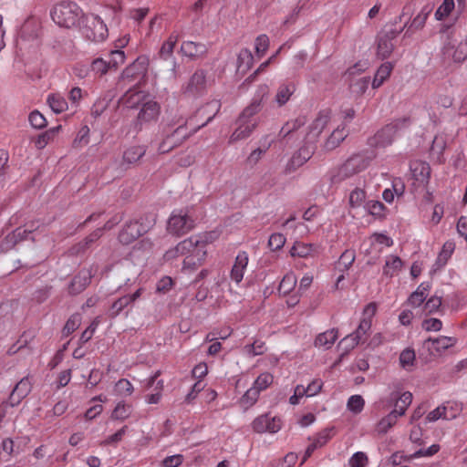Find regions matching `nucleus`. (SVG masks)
Returning a JSON list of instances; mask_svg holds the SVG:
<instances>
[{"instance_id": "c03bdc74", "label": "nucleus", "mask_w": 467, "mask_h": 467, "mask_svg": "<svg viewBox=\"0 0 467 467\" xmlns=\"http://www.w3.org/2000/svg\"><path fill=\"white\" fill-rule=\"evenodd\" d=\"M178 41V36L171 34L166 41L163 42L159 51V56L162 59H168L172 57L173 49Z\"/></svg>"}, {"instance_id": "338daca9", "label": "nucleus", "mask_w": 467, "mask_h": 467, "mask_svg": "<svg viewBox=\"0 0 467 467\" xmlns=\"http://www.w3.org/2000/svg\"><path fill=\"white\" fill-rule=\"evenodd\" d=\"M133 222L139 224L141 234H144L155 224V217L152 214H146Z\"/></svg>"}, {"instance_id": "c85d7f7f", "label": "nucleus", "mask_w": 467, "mask_h": 467, "mask_svg": "<svg viewBox=\"0 0 467 467\" xmlns=\"http://www.w3.org/2000/svg\"><path fill=\"white\" fill-rule=\"evenodd\" d=\"M238 127L232 133L230 137V143L237 142L243 139L249 137L256 127V122H247V121H240V119H237Z\"/></svg>"}, {"instance_id": "13d9d810", "label": "nucleus", "mask_w": 467, "mask_h": 467, "mask_svg": "<svg viewBox=\"0 0 467 467\" xmlns=\"http://www.w3.org/2000/svg\"><path fill=\"white\" fill-rule=\"evenodd\" d=\"M28 120L30 125L36 130H41L47 125L46 118L37 109L33 110L29 114Z\"/></svg>"}, {"instance_id": "b1692460", "label": "nucleus", "mask_w": 467, "mask_h": 467, "mask_svg": "<svg viewBox=\"0 0 467 467\" xmlns=\"http://www.w3.org/2000/svg\"><path fill=\"white\" fill-rule=\"evenodd\" d=\"M219 238V233L216 231L207 232L197 235H192L185 240H183V244L182 245V249L185 247H192L194 244H202L204 248L209 244L213 243Z\"/></svg>"}, {"instance_id": "bb28decb", "label": "nucleus", "mask_w": 467, "mask_h": 467, "mask_svg": "<svg viewBox=\"0 0 467 467\" xmlns=\"http://www.w3.org/2000/svg\"><path fill=\"white\" fill-rule=\"evenodd\" d=\"M181 53L190 58H196L207 53L204 44L193 41H184L180 49Z\"/></svg>"}, {"instance_id": "c756f323", "label": "nucleus", "mask_w": 467, "mask_h": 467, "mask_svg": "<svg viewBox=\"0 0 467 467\" xmlns=\"http://www.w3.org/2000/svg\"><path fill=\"white\" fill-rule=\"evenodd\" d=\"M296 90V87L294 82L280 84L275 94V101L279 107L285 105Z\"/></svg>"}, {"instance_id": "58836bf2", "label": "nucleus", "mask_w": 467, "mask_h": 467, "mask_svg": "<svg viewBox=\"0 0 467 467\" xmlns=\"http://www.w3.org/2000/svg\"><path fill=\"white\" fill-rule=\"evenodd\" d=\"M307 121V119L305 115L298 116L295 119L287 121L280 130L279 135L283 136V138L288 137L292 132L297 130L301 127H303Z\"/></svg>"}, {"instance_id": "7c9ffc66", "label": "nucleus", "mask_w": 467, "mask_h": 467, "mask_svg": "<svg viewBox=\"0 0 467 467\" xmlns=\"http://www.w3.org/2000/svg\"><path fill=\"white\" fill-rule=\"evenodd\" d=\"M394 45L392 40L388 36H383L379 33L377 36V56L379 58L384 60L392 54Z\"/></svg>"}, {"instance_id": "aec40b11", "label": "nucleus", "mask_w": 467, "mask_h": 467, "mask_svg": "<svg viewBox=\"0 0 467 467\" xmlns=\"http://www.w3.org/2000/svg\"><path fill=\"white\" fill-rule=\"evenodd\" d=\"M92 278L91 269L83 268L72 279L68 291L72 295H78L84 291L89 285Z\"/></svg>"}, {"instance_id": "2eb2a0df", "label": "nucleus", "mask_w": 467, "mask_h": 467, "mask_svg": "<svg viewBox=\"0 0 467 467\" xmlns=\"http://www.w3.org/2000/svg\"><path fill=\"white\" fill-rule=\"evenodd\" d=\"M331 119V109H321L316 119L308 127V133L306 134V140L308 143H314L315 140L321 134Z\"/></svg>"}, {"instance_id": "f3484780", "label": "nucleus", "mask_w": 467, "mask_h": 467, "mask_svg": "<svg viewBox=\"0 0 467 467\" xmlns=\"http://www.w3.org/2000/svg\"><path fill=\"white\" fill-rule=\"evenodd\" d=\"M456 343V337L441 336L436 338L429 337L426 339L424 341V348H426L431 355L440 356Z\"/></svg>"}, {"instance_id": "052dcab7", "label": "nucleus", "mask_w": 467, "mask_h": 467, "mask_svg": "<svg viewBox=\"0 0 467 467\" xmlns=\"http://www.w3.org/2000/svg\"><path fill=\"white\" fill-rule=\"evenodd\" d=\"M110 68V64L102 58H96L91 62L90 71L99 77L105 75Z\"/></svg>"}, {"instance_id": "5fc2aeb1", "label": "nucleus", "mask_w": 467, "mask_h": 467, "mask_svg": "<svg viewBox=\"0 0 467 467\" xmlns=\"http://www.w3.org/2000/svg\"><path fill=\"white\" fill-rule=\"evenodd\" d=\"M273 380L274 377L272 374L264 372L257 377L253 384V387L260 393L261 391L266 389L273 383Z\"/></svg>"}, {"instance_id": "7ed1b4c3", "label": "nucleus", "mask_w": 467, "mask_h": 467, "mask_svg": "<svg viewBox=\"0 0 467 467\" xmlns=\"http://www.w3.org/2000/svg\"><path fill=\"white\" fill-rule=\"evenodd\" d=\"M411 119L410 117H402L393 119L390 123L385 125L378 130L373 138L368 141V146H389L400 132L410 127Z\"/></svg>"}, {"instance_id": "bf43d9fd", "label": "nucleus", "mask_w": 467, "mask_h": 467, "mask_svg": "<svg viewBox=\"0 0 467 467\" xmlns=\"http://www.w3.org/2000/svg\"><path fill=\"white\" fill-rule=\"evenodd\" d=\"M365 406V400L360 395H352L347 403L348 409L355 414L360 413Z\"/></svg>"}, {"instance_id": "6ab92c4d", "label": "nucleus", "mask_w": 467, "mask_h": 467, "mask_svg": "<svg viewBox=\"0 0 467 467\" xmlns=\"http://www.w3.org/2000/svg\"><path fill=\"white\" fill-rule=\"evenodd\" d=\"M433 8L434 4L432 3L424 5L419 14L407 26L404 36H410L414 32L421 30L425 26L426 21Z\"/></svg>"}, {"instance_id": "79ce46f5", "label": "nucleus", "mask_w": 467, "mask_h": 467, "mask_svg": "<svg viewBox=\"0 0 467 467\" xmlns=\"http://www.w3.org/2000/svg\"><path fill=\"white\" fill-rule=\"evenodd\" d=\"M134 387L127 379H119L114 386V394L118 397L127 398L132 395Z\"/></svg>"}, {"instance_id": "09e8293b", "label": "nucleus", "mask_w": 467, "mask_h": 467, "mask_svg": "<svg viewBox=\"0 0 467 467\" xmlns=\"http://www.w3.org/2000/svg\"><path fill=\"white\" fill-rule=\"evenodd\" d=\"M455 7L454 0H443L442 4L437 8L434 16L438 21H443L447 18Z\"/></svg>"}, {"instance_id": "c9c22d12", "label": "nucleus", "mask_w": 467, "mask_h": 467, "mask_svg": "<svg viewBox=\"0 0 467 467\" xmlns=\"http://www.w3.org/2000/svg\"><path fill=\"white\" fill-rule=\"evenodd\" d=\"M403 262L397 255H389L383 266V275L389 277L396 275L402 268Z\"/></svg>"}, {"instance_id": "864d4df0", "label": "nucleus", "mask_w": 467, "mask_h": 467, "mask_svg": "<svg viewBox=\"0 0 467 467\" xmlns=\"http://www.w3.org/2000/svg\"><path fill=\"white\" fill-rule=\"evenodd\" d=\"M286 238L283 234L274 233L269 236L267 246L273 252L281 250L285 244Z\"/></svg>"}, {"instance_id": "37998d69", "label": "nucleus", "mask_w": 467, "mask_h": 467, "mask_svg": "<svg viewBox=\"0 0 467 467\" xmlns=\"http://www.w3.org/2000/svg\"><path fill=\"white\" fill-rule=\"evenodd\" d=\"M296 275L293 272H289L285 275L278 286L279 294L284 296L288 295L296 287Z\"/></svg>"}, {"instance_id": "4c0bfd02", "label": "nucleus", "mask_w": 467, "mask_h": 467, "mask_svg": "<svg viewBox=\"0 0 467 467\" xmlns=\"http://www.w3.org/2000/svg\"><path fill=\"white\" fill-rule=\"evenodd\" d=\"M400 416L391 410L376 424L375 431L379 434H386L396 423Z\"/></svg>"}, {"instance_id": "20e7f679", "label": "nucleus", "mask_w": 467, "mask_h": 467, "mask_svg": "<svg viewBox=\"0 0 467 467\" xmlns=\"http://www.w3.org/2000/svg\"><path fill=\"white\" fill-rule=\"evenodd\" d=\"M78 28L82 36L90 41L100 42L108 36L107 26L97 15L85 14Z\"/></svg>"}, {"instance_id": "de8ad7c7", "label": "nucleus", "mask_w": 467, "mask_h": 467, "mask_svg": "<svg viewBox=\"0 0 467 467\" xmlns=\"http://www.w3.org/2000/svg\"><path fill=\"white\" fill-rule=\"evenodd\" d=\"M442 408L444 420H447L455 419L462 410V404L456 401H448L442 405Z\"/></svg>"}, {"instance_id": "a18cd8bd", "label": "nucleus", "mask_w": 467, "mask_h": 467, "mask_svg": "<svg viewBox=\"0 0 467 467\" xmlns=\"http://www.w3.org/2000/svg\"><path fill=\"white\" fill-rule=\"evenodd\" d=\"M259 392L253 386L239 400V405L244 410L251 408L259 398Z\"/></svg>"}, {"instance_id": "39448f33", "label": "nucleus", "mask_w": 467, "mask_h": 467, "mask_svg": "<svg viewBox=\"0 0 467 467\" xmlns=\"http://www.w3.org/2000/svg\"><path fill=\"white\" fill-rule=\"evenodd\" d=\"M39 32L40 25L35 19H26L18 31L16 39V48L23 51L37 47Z\"/></svg>"}, {"instance_id": "9d476101", "label": "nucleus", "mask_w": 467, "mask_h": 467, "mask_svg": "<svg viewBox=\"0 0 467 467\" xmlns=\"http://www.w3.org/2000/svg\"><path fill=\"white\" fill-rule=\"evenodd\" d=\"M206 89V71L200 68L192 75L183 92L186 96L195 99L203 96Z\"/></svg>"}, {"instance_id": "69168bd1", "label": "nucleus", "mask_w": 467, "mask_h": 467, "mask_svg": "<svg viewBox=\"0 0 467 467\" xmlns=\"http://www.w3.org/2000/svg\"><path fill=\"white\" fill-rule=\"evenodd\" d=\"M358 344H360L359 341L349 334L340 340L338 347L343 350L342 355H345L354 349Z\"/></svg>"}, {"instance_id": "4468645a", "label": "nucleus", "mask_w": 467, "mask_h": 467, "mask_svg": "<svg viewBox=\"0 0 467 467\" xmlns=\"http://www.w3.org/2000/svg\"><path fill=\"white\" fill-rule=\"evenodd\" d=\"M252 428L257 433H275L282 428V421L279 417L263 414L254 420Z\"/></svg>"}, {"instance_id": "dca6fc26", "label": "nucleus", "mask_w": 467, "mask_h": 467, "mask_svg": "<svg viewBox=\"0 0 467 467\" xmlns=\"http://www.w3.org/2000/svg\"><path fill=\"white\" fill-rule=\"evenodd\" d=\"M441 51L445 57H451L455 63L465 61L467 59V37L455 46L448 35V40L444 43Z\"/></svg>"}, {"instance_id": "9b49d317", "label": "nucleus", "mask_w": 467, "mask_h": 467, "mask_svg": "<svg viewBox=\"0 0 467 467\" xmlns=\"http://www.w3.org/2000/svg\"><path fill=\"white\" fill-rule=\"evenodd\" d=\"M374 158L373 153L363 152L350 157L341 167L340 173L349 176L366 169L370 161Z\"/></svg>"}, {"instance_id": "e433bc0d", "label": "nucleus", "mask_w": 467, "mask_h": 467, "mask_svg": "<svg viewBox=\"0 0 467 467\" xmlns=\"http://www.w3.org/2000/svg\"><path fill=\"white\" fill-rule=\"evenodd\" d=\"M47 103L51 110L56 114H59L67 110L68 108L66 99L59 93L49 94L47 99Z\"/></svg>"}, {"instance_id": "680f3d73", "label": "nucleus", "mask_w": 467, "mask_h": 467, "mask_svg": "<svg viewBox=\"0 0 467 467\" xmlns=\"http://www.w3.org/2000/svg\"><path fill=\"white\" fill-rule=\"evenodd\" d=\"M144 153V148H127L123 152V159L128 163H133L139 161Z\"/></svg>"}, {"instance_id": "4d7b16f0", "label": "nucleus", "mask_w": 467, "mask_h": 467, "mask_svg": "<svg viewBox=\"0 0 467 467\" xmlns=\"http://www.w3.org/2000/svg\"><path fill=\"white\" fill-rule=\"evenodd\" d=\"M62 126L58 125L53 128H50L49 130H46L45 132L37 135L36 143L37 144H43V146H47L48 143L53 142V139L55 135L61 130Z\"/></svg>"}, {"instance_id": "1a4fd4ad", "label": "nucleus", "mask_w": 467, "mask_h": 467, "mask_svg": "<svg viewBox=\"0 0 467 467\" xmlns=\"http://www.w3.org/2000/svg\"><path fill=\"white\" fill-rule=\"evenodd\" d=\"M149 63L150 59L147 56H139L122 71L120 78L128 81L143 78L147 74Z\"/></svg>"}, {"instance_id": "8fccbe9b", "label": "nucleus", "mask_w": 467, "mask_h": 467, "mask_svg": "<svg viewBox=\"0 0 467 467\" xmlns=\"http://www.w3.org/2000/svg\"><path fill=\"white\" fill-rule=\"evenodd\" d=\"M355 258L356 254L354 250H346L340 255L337 263V267L338 268L339 271H346L352 265V264L355 261Z\"/></svg>"}, {"instance_id": "72a5a7b5", "label": "nucleus", "mask_w": 467, "mask_h": 467, "mask_svg": "<svg viewBox=\"0 0 467 467\" xmlns=\"http://www.w3.org/2000/svg\"><path fill=\"white\" fill-rule=\"evenodd\" d=\"M395 400V408L392 410L396 411V413L400 417L405 414L408 407L410 405L412 401V393L410 391H405L401 393L399 397L392 393L391 400Z\"/></svg>"}, {"instance_id": "4be33fe9", "label": "nucleus", "mask_w": 467, "mask_h": 467, "mask_svg": "<svg viewBox=\"0 0 467 467\" xmlns=\"http://www.w3.org/2000/svg\"><path fill=\"white\" fill-rule=\"evenodd\" d=\"M36 333L34 331L24 332L17 341L8 348L7 354L12 356L26 349L29 352H33L35 348L33 345Z\"/></svg>"}, {"instance_id": "2f4dec72", "label": "nucleus", "mask_w": 467, "mask_h": 467, "mask_svg": "<svg viewBox=\"0 0 467 467\" xmlns=\"http://www.w3.org/2000/svg\"><path fill=\"white\" fill-rule=\"evenodd\" d=\"M338 337V330L336 328L328 329L317 336L314 345L317 348H330Z\"/></svg>"}, {"instance_id": "423d86ee", "label": "nucleus", "mask_w": 467, "mask_h": 467, "mask_svg": "<svg viewBox=\"0 0 467 467\" xmlns=\"http://www.w3.org/2000/svg\"><path fill=\"white\" fill-rule=\"evenodd\" d=\"M377 311V305L369 303L363 310L362 317L356 330L350 333L360 344L365 343L370 334L372 319Z\"/></svg>"}, {"instance_id": "f03ea898", "label": "nucleus", "mask_w": 467, "mask_h": 467, "mask_svg": "<svg viewBox=\"0 0 467 467\" xmlns=\"http://www.w3.org/2000/svg\"><path fill=\"white\" fill-rule=\"evenodd\" d=\"M183 241L180 242L174 248L167 251L164 254L166 260H171L178 256H185L183 260V267L195 269L202 265L207 255V249L201 244H194L192 247H185L182 249Z\"/></svg>"}, {"instance_id": "e2e57ef3", "label": "nucleus", "mask_w": 467, "mask_h": 467, "mask_svg": "<svg viewBox=\"0 0 467 467\" xmlns=\"http://www.w3.org/2000/svg\"><path fill=\"white\" fill-rule=\"evenodd\" d=\"M81 323V316L79 314L72 315L67 321L66 322L63 327V334L65 336H69L72 334L80 325Z\"/></svg>"}, {"instance_id": "f257e3e1", "label": "nucleus", "mask_w": 467, "mask_h": 467, "mask_svg": "<svg viewBox=\"0 0 467 467\" xmlns=\"http://www.w3.org/2000/svg\"><path fill=\"white\" fill-rule=\"evenodd\" d=\"M84 15L82 9L73 1H62L54 5L50 12L52 20L60 27L67 29L79 27Z\"/></svg>"}, {"instance_id": "3c124183", "label": "nucleus", "mask_w": 467, "mask_h": 467, "mask_svg": "<svg viewBox=\"0 0 467 467\" xmlns=\"http://www.w3.org/2000/svg\"><path fill=\"white\" fill-rule=\"evenodd\" d=\"M416 355L413 349L406 348L400 355V364L406 370H410L414 366Z\"/></svg>"}, {"instance_id": "6e6552de", "label": "nucleus", "mask_w": 467, "mask_h": 467, "mask_svg": "<svg viewBox=\"0 0 467 467\" xmlns=\"http://www.w3.org/2000/svg\"><path fill=\"white\" fill-rule=\"evenodd\" d=\"M31 390V384L27 378L22 379L14 388L9 399L3 402L0 407V420L5 416L8 407L17 406L24 398H26Z\"/></svg>"}, {"instance_id": "6e6d98bb", "label": "nucleus", "mask_w": 467, "mask_h": 467, "mask_svg": "<svg viewBox=\"0 0 467 467\" xmlns=\"http://www.w3.org/2000/svg\"><path fill=\"white\" fill-rule=\"evenodd\" d=\"M269 37L265 34L259 35L254 41L255 54L258 57H262L269 47Z\"/></svg>"}, {"instance_id": "473e14b6", "label": "nucleus", "mask_w": 467, "mask_h": 467, "mask_svg": "<svg viewBox=\"0 0 467 467\" xmlns=\"http://www.w3.org/2000/svg\"><path fill=\"white\" fill-rule=\"evenodd\" d=\"M254 57L248 48H243L237 56V74L244 76L253 66Z\"/></svg>"}, {"instance_id": "a19ab883", "label": "nucleus", "mask_w": 467, "mask_h": 467, "mask_svg": "<svg viewBox=\"0 0 467 467\" xmlns=\"http://www.w3.org/2000/svg\"><path fill=\"white\" fill-rule=\"evenodd\" d=\"M131 411V405L126 403L125 401H119L112 410L111 419L123 421L130 416Z\"/></svg>"}, {"instance_id": "a878e982", "label": "nucleus", "mask_w": 467, "mask_h": 467, "mask_svg": "<svg viewBox=\"0 0 467 467\" xmlns=\"http://www.w3.org/2000/svg\"><path fill=\"white\" fill-rule=\"evenodd\" d=\"M318 252V246L315 244H306L296 241L290 249L293 257L308 258L315 256Z\"/></svg>"}, {"instance_id": "412c9836", "label": "nucleus", "mask_w": 467, "mask_h": 467, "mask_svg": "<svg viewBox=\"0 0 467 467\" xmlns=\"http://www.w3.org/2000/svg\"><path fill=\"white\" fill-rule=\"evenodd\" d=\"M121 218L118 215H116L112 220L108 221L103 228H99L92 232L89 235H88L83 242L79 243L77 246V252H82L91 246L93 243L98 241L103 233V230H109L111 229L115 224L119 223L120 222Z\"/></svg>"}, {"instance_id": "49530a36", "label": "nucleus", "mask_w": 467, "mask_h": 467, "mask_svg": "<svg viewBox=\"0 0 467 467\" xmlns=\"http://www.w3.org/2000/svg\"><path fill=\"white\" fill-rule=\"evenodd\" d=\"M455 250V243L453 241H447L444 243L441 251L440 252L437 258V265L439 266H443L447 264L448 260L451 258V254Z\"/></svg>"}, {"instance_id": "774afa93", "label": "nucleus", "mask_w": 467, "mask_h": 467, "mask_svg": "<svg viewBox=\"0 0 467 467\" xmlns=\"http://www.w3.org/2000/svg\"><path fill=\"white\" fill-rule=\"evenodd\" d=\"M368 459L367 455L362 451L354 453L348 461L350 467H366Z\"/></svg>"}, {"instance_id": "f704fd0d", "label": "nucleus", "mask_w": 467, "mask_h": 467, "mask_svg": "<svg viewBox=\"0 0 467 467\" xmlns=\"http://www.w3.org/2000/svg\"><path fill=\"white\" fill-rule=\"evenodd\" d=\"M311 149L312 148H298L288 162V169L295 170L307 161L313 155Z\"/></svg>"}, {"instance_id": "0e129e2a", "label": "nucleus", "mask_w": 467, "mask_h": 467, "mask_svg": "<svg viewBox=\"0 0 467 467\" xmlns=\"http://www.w3.org/2000/svg\"><path fill=\"white\" fill-rule=\"evenodd\" d=\"M366 199V192L359 188L355 189L349 195V205L352 208L360 207Z\"/></svg>"}, {"instance_id": "f8f14e48", "label": "nucleus", "mask_w": 467, "mask_h": 467, "mask_svg": "<svg viewBox=\"0 0 467 467\" xmlns=\"http://www.w3.org/2000/svg\"><path fill=\"white\" fill-rule=\"evenodd\" d=\"M268 95V86H259L252 102L240 114V121L254 122L252 118L262 109V101Z\"/></svg>"}, {"instance_id": "393cba45", "label": "nucleus", "mask_w": 467, "mask_h": 467, "mask_svg": "<svg viewBox=\"0 0 467 467\" xmlns=\"http://www.w3.org/2000/svg\"><path fill=\"white\" fill-rule=\"evenodd\" d=\"M34 230L35 228H33V226H29L27 229L17 227L4 239L2 243V249L5 251L12 249L16 244L25 240L27 234H31Z\"/></svg>"}, {"instance_id": "a211bd4d", "label": "nucleus", "mask_w": 467, "mask_h": 467, "mask_svg": "<svg viewBox=\"0 0 467 467\" xmlns=\"http://www.w3.org/2000/svg\"><path fill=\"white\" fill-rule=\"evenodd\" d=\"M249 264V254L246 251H239L236 254L232 269L230 278L236 285H239L244 276Z\"/></svg>"}, {"instance_id": "ea45409f", "label": "nucleus", "mask_w": 467, "mask_h": 467, "mask_svg": "<svg viewBox=\"0 0 467 467\" xmlns=\"http://www.w3.org/2000/svg\"><path fill=\"white\" fill-rule=\"evenodd\" d=\"M191 132H187V128L184 126H179L174 131L167 136L163 140L162 144H171V146H180L183 142V140L188 138Z\"/></svg>"}, {"instance_id": "0eeeda50", "label": "nucleus", "mask_w": 467, "mask_h": 467, "mask_svg": "<svg viewBox=\"0 0 467 467\" xmlns=\"http://www.w3.org/2000/svg\"><path fill=\"white\" fill-rule=\"evenodd\" d=\"M194 226L193 219L183 211L174 212L168 221L169 233L182 235L191 231Z\"/></svg>"}, {"instance_id": "ddd939ff", "label": "nucleus", "mask_w": 467, "mask_h": 467, "mask_svg": "<svg viewBox=\"0 0 467 467\" xmlns=\"http://www.w3.org/2000/svg\"><path fill=\"white\" fill-rule=\"evenodd\" d=\"M147 97L142 95L141 108L137 117V121L140 126L143 123L157 120L161 113L160 104L153 99H147Z\"/></svg>"}, {"instance_id": "cd10ccee", "label": "nucleus", "mask_w": 467, "mask_h": 467, "mask_svg": "<svg viewBox=\"0 0 467 467\" xmlns=\"http://www.w3.org/2000/svg\"><path fill=\"white\" fill-rule=\"evenodd\" d=\"M141 235L143 234L139 228V224L131 221L121 230L119 240L122 244H130Z\"/></svg>"}, {"instance_id": "603ef678", "label": "nucleus", "mask_w": 467, "mask_h": 467, "mask_svg": "<svg viewBox=\"0 0 467 467\" xmlns=\"http://www.w3.org/2000/svg\"><path fill=\"white\" fill-rule=\"evenodd\" d=\"M95 132H93V133L90 132V129L88 128V125H83L77 132V135L73 141V146H77V145L84 146V145L88 144L90 142V137Z\"/></svg>"}, {"instance_id": "5701e85b", "label": "nucleus", "mask_w": 467, "mask_h": 467, "mask_svg": "<svg viewBox=\"0 0 467 467\" xmlns=\"http://www.w3.org/2000/svg\"><path fill=\"white\" fill-rule=\"evenodd\" d=\"M410 170L415 181L421 184L429 182L431 177V167L427 162L418 160L412 161L410 164Z\"/></svg>"}]
</instances>
